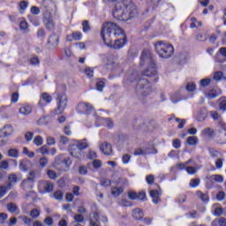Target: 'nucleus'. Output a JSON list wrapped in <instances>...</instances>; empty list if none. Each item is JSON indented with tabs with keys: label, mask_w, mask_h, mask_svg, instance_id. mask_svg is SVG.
Returning <instances> with one entry per match:
<instances>
[{
	"label": "nucleus",
	"mask_w": 226,
	"mask_h": 226,
	"mask_svg": "<svg viewBox=\"0 0 226 226\" xmlns=\"http://www.w3.org/2000/svg\"><path fill=\"white\" fill-rule=\"evenodd\" d=\"M101 36L104 44L115 49H122L126 43L124 30L117 23L109 22L103 25Z\"/></svg>",
	"instance_id": "f257e3e1"
},
{
	"label": "nucleus",
	"mask_w": 226,
	"mask_h": 226,
	"mask_svg": "<svg viewBox=\"0 0 226 226\" xmlns=\"http://www.w3.org/2000/svg\"><path fill=\"white\" fill-rule=\"evenodd\" d=\"M112 15L114 19L119 21H128L137 17V6L132 0L117 1L114 6Z\"/></svg>",
	"instance_id": "f03ea898"
},
{
	"label": "nucleus",
	"mask_w": 226,
	"mask_h": 226,
	"mask_svg": "<svg viewBox=\"0 0 226 226\" xmlns=\"http://www.w3.org/2000/svg\"><path fill=\"white\" fill-rule=\"evenodd\" d=\"M137 82L136 91L142 96L148 95L152 92V85L145 78H139V73L136 70H129L123 79V85L126 87Z\"/></svg>",
	"instance_id": "7ed1b4c3"
},
{
	"label": "nucleus",
	"mask_w": 226,
	"mask_h": 226,
	"mask_svg": "<svg viewBox=\"0 0 226 226\" xmlns=\"http://www.w3.org/2000/svg\"><path fill=\"white\" fill-rule=\"evenodd\" d=\"M140 65H148V68L143 72V75L147 77H154L156 75V65L152 57V54L147 50H143L140 56Z\"/></svg>",
	"instance_id": "20e7f679"
},
{
	"label": "nucleus",
	"mask_w": 226,
	"mask_h": 226,
	"mask_svg": "<svg viewBox=\"0 0 226 226\" xmlns=\"http://www.w3.org/2000/svg\"><path fill=\"white\" fill-rule=\"evenodd\" d=\"M155 50L159 56L162 59L170 58L174 54L173 45L163 41H158L156 42Z\"/></svg>",
	"instance_id": "39448f33"
},
{
	"label": "nucleus",
	"mask_w": 226,
	"mask_h": 226,
	"mask_svg": "<svg viewBox=\"0 0 226 226\" xmlns=\"http://www.w3.org/2000/svg\"><path fill=\"white\" fill-rule=\"evenodd\" d=\"M56 9V4L52 2L45 5V12L43 14L42 22L44 26L49 30L54 31L56 29V22L54 20V16H52L50 10Z\"/></svg>",
	"instance_id": "423d86ee"
},
{
	"label": "nucleus",
	"mask_w": 226,
	"mask_h": 226,
	"mask_svg": "<svg viewBox=\"0 0 226 226\" xmlns=\"http://www.w3.org/2000/svg\"><path fill=\"white\" fill-rule=\"evenodd\" d=\"M68 99L65 94H58L56 95V114L61 115L63 111H64L65 108L67 107Z\"/></svg>",
	"instance_id": "0eeeda50"
},
{
	"label": "nucleus",
	"mask_w": 226,
	"mask_h": 226,
	"mask_svg": "<svg viewBox=\"0 0 226 226\" xmlns=\"http://www.w3.org/2000/svg\"><path fill=\"white\" fill-rule=\"evenodd\" d=\"M38 188L41 194H46L54 191L55 185L50 181L41 180L39 182Z\"/></svg>",
	"instance_id": "6e6552de"
},
{
	"label": "nucleus",
	"mask_w": 226,
	"mask_h": 226,
	"mask_svg": "<svg viewBox=\"0 0 226 226\" xmlns=\"http://www.w3.org/2000/svg\"><path fill=\"white\" fill-rule=\"evenodd\" d=\"M108 65L112 72H123L121 64H119L117 56H111V60H109Z\"/></svg>",
	"instance_id": "1a4fd4ad"
},
{
	"label": "nucleus",
	"mask_w": 226,
	"mask_h": 226,
	"mask_svg": "<svg viewBox=\"0 0 226 226\" xmlns=\"http://www.w3.org/2000/svg\"><path fill=\"white\" fill-rule=\"evenodd\" d=\"M94 109L93 105H91L89 102H80L79 105L76 107V110L79 114H89L90 111Z\"/></svg>",
	"instance_id": "9d476101"
},
{
	"label": "nucleus",
	"mask_w": 226,
	"mask_h": 226,
	"mask_svg": "<svg viewBox=\"0 0 226 226\" xmlns=\"http://www.w3.org/2000/svg\"><path fill=\"white\" fill-rule=\"evenodd\" d=\"M207 187L212 188L214 182L222 184L223 182V177L221 175H212L209 177H207Z\"/></svg>",
	"instance_id": "9b49d317"
},
{
	"label": "nucleus",
	"mask_w": 226,
	"mask_h": 226,
	"mask_svg": "<svg viewBox=\"0 0 226 226\" xmlns=\"http://www.w3.org/2000/svg\"><path fill=\"white\" fill-rule=\"evenodd\" d=\"M69 151L71 155L76 159V160H80L81 156V150L78 147L77 145H71L69 147Z\"/></svg>",
	"instance_id": "f8f14e48"
},
{
	"label": "nucleus",
	"mask_w": 226,
	"mask_h": 226,
	"mask_svg": "<svg viewBox=\"0 0 226 226\" xmlns=\"http://www.w3.org/2000/svg\"><path fill=\"white\" fill-rule=\"evenodd\" d=\"M19 177L17 174L11 173L8 175V183L6 185L7 190H11L12 186H15V185L18 183Z\"/></svg>",
	"instance_id": "ddd939ff"
},
{
	"label": "nucleus",
	"mask_w": 226,
	"mask_h": 226,
	"mask_svg": "<svg viewBox=\"0 0 226 226\" xmlns=\"http://www.w3.org/2000/svg\"><path fill=\"white\" fill-rule=\"evenodd\" d=\"M150 197L152 198L153 204H157L162 201L161 200V192L158 190H150Z\"/></svg>",
	"instance_id": "4468645a"
},
{
	"label": "nucleus",
	"mask_w": 226,
	"mask_h": 226,
	"mask_svg": "<svg viewBox=\"0 0 226 226\" xmlns=\"http://www.w3.org/2000/svg\"><path fill=\"white\" fill-rule=\"evenodd\" d=\"M11 133H13V127H11V125H10V124H6L0 131V138H2V137H8Z\"/></svg>",
	"instance_id": "2eb2a0df"
},
{
	"label": "nucleus",
	"mask_w": 226,
	"mask_h": 226,
	"mask_svg": "<svg viewBox=\"0 0 226 226\" xmlns=\"http://www.w3.org/2000/svg\"><path fill=\"white\" fill-rule=\"evenodd\" d=\"M100 149L103 153V154L109 155L110 154H112V145H109L107 142H103L100 146Z\"/></svg>",
	"instance_id": "dca6fc26"
},
{
	"label": "nucleus",
	"mask_w": 226,
	"mask_h": 226,
	"mask_svg": "<svg viewBox=\"0 0 226 226\" xmlns=\"http://www.w3.org/2000/svg\"><path fill=\"white\" fill-rule=\"evenodd\" d=\"M90 226H101L99 221V214L97 212H94L90 215Z\"/></svg>",
	"instance_id": "f3484780"
},
{
	"label": "nucleus",
	"mask_w": 226,
	"mask_h": 226,
	"mask_svg": "<svg viewBox=\"0 0 226 226\" xmlns=\"http://www.w3.org/2000/svg\"><path fill=\"white\" fill-rule=\"evenodd\" d=\"M132 215L134 220H142L144 217L143 210L141 208L133 209Z\"/></svg>",
	"instance_id": "a211bd4d"
},
{
	"label": "nucleus",
	"mask_w": 226,
	"mask_h": 226,
	"mask_svg": "<svg viewBox=\"0 0 226 226\" xmlns=\"http://www.w3.org/2000/svg\"><path fill=\"white\" fill-rule=\"evenodd\" d=\"M207 111L205 108H202L199 110L198 112V115H197V121L198 122H203L205 121L206 117H207Z\"/></svg>",
	"instance_id": "6ab92c4d"
},
{
	"label": "nucleus",
	"mask_w": 226,
	"mask_h": 226,
	"mask_svg": "<svg viewBox=\"0 0 226 226\" xmlns=\"http://www.w3.org/2000/svg\"><path fill=\"white\" fill-rule=\"evenodd\" d=\"M58 43H59L58 35L56 34H51L49 40V44L51 45L52 48H56L57 47Z\"/></svg>",
	"instance_id": "aec40b11"
},
{
	"label": "nucleus",
	"mask_w": 226,
	"mask_h": 226,
	"mask_svg": "<svg viewBox=\"0 0 226 226\" xmlns=\"http://www.w3.org/2000/svg\"><path fill=\"white\" fill-rule=\"evenodd\" d=\"M30 166L31 162L26 159H23L19 162V169L21 171H27Z\"/></svg>",
	"instance_id": "412c9836"
},
{
	"label": "nucleus",
	"mask_w": 226,
	"mask_h": 226,
	"mask_svg": "<svg viewBox=\"0 0 226 226\" xmlns=\"http://www.w3.org/2000/svg\"><path fill=\"white\" fill-rule=\"evenodd\" d=\"M100 122L106 127L111 129L114 127V122L112 118H99Z\"/></svg>",
	"instance_id": "4be33fe9"
},
{
	"label": "nucleus",
	"mask_w": 226,
	"mask_h": 226,
	"mask_svg": "<svg viewBox=\"0 0 226 226\" xmlns=\"http://www.w3.org/2000/svg\"><path fill=\"white\" fill-rule=\"evenodd\" d=\"M19 113L23 116H29L32 113V107L30 105H24L19 109Z\"/></svg>",
	"instance_id": "5701e85b"
},
{
	"label": "nucleus",
	"mask_w": 226,
	"mask_h": 226,
	"mask_svg": "<svg viewBox=\"0 0 226 226\" xmlns=\"http://www.w3.org/2000/svg\"><path fill=\"white\" fill-rule=\"evenodd\" d=\"M124 192V187L119 186V187H112L111 188V195L114 197H118Z\"/></svg>",
	"instance_id": "b1692460"
},
{
	"label": "nucleus",
	"mask_w": 226,
	"mask_h": 226,
	"mask_svg": "<svg viewBox=\"0 0 226 226\" xmlns=\"http://www.w3.org/2000/svg\"><path fill=\"white\" fill-rule=\"evenodd\" d=\"M6 208H7V211L11 213V214H15L19 211V207L15 204V203H8L6 205Z\"/></svg>",
	"instance_id": "393cba45"
},
{
	"label": "nucleus",
	"mask_w": 226,
	"mask_h": 226,
	"mask_svg": "<svg viewBox=\"0 0 226 226\" xmlns=\"http://www.w3.org/2000/svg\"><path fill=\"white\" fill-rule=\"evenodd\" d=\"M196 195L203 202L209 201V195H207V193H203L201 191H197Z\"/></svg>",
	"instance_id": "a878e982"
},
{
	"label": "nucleus",
	"mask_w": 226,
	"mask_h": 226,
	"mask_svg": "<svg viewBox=\"0 0 226 226\" xmlns=\"http://www.w3.org/2000/svg\"><path fill=\"white\" fill-rule=\"evenodd\" d=\"M36 179V171H30L29 176L26 180H23L22 185L27 184L28 181L34 182Z\"/></svg>",
	"instance_id": "bb28decb"
},
{
	"label": "nucleus",
	"mask_w": 226,
	"mask_h": 226,
	"mask_svg": "<svg viewBox=\"0 0 226 226\" xmlns=\"http://www.w3.org/2000/svg\"><path fill=\"white\" fill-rule=\"evenodd\" d=\"M219 54H220L221 56H222L225 58V60L221 59V58H219V57H216V58H215V62H216V63H224V61L226 62V48H221V49H219Z\"/></svg>",
	"instance_id": "cd10ccee"
},
{
	"label": "nucleus",
	"mask_w": 226,
	"mask_h": 226,
	"mask_svg": "<svg viewBox=\"0 0 226 226\" xmlns=\"http://www.w3.org/2000/svg\"><path fill=\"white\" fill-rule=\"evenodd\" d=\"M64 197V193L61 190H56L53 194V198L58 201H62Z\"/></svg>",
	"instance_id": "c85d7f7f"
},
{
	"label": "nucleus",
	"mask_w": 226,
	"mask_h": 226,
	"mask_svg": "<svg viewBox=\"0 0 226 226\" xmlns=\"http://www.w3.org/2000/svg\"><path fill=\"white\" fill-rule=\"evenodd\" d=\"M208 153L212 158H218L221 155V153L214 147H208Z\"/></svg>",
	"instance_id": "c756f323"
},
{
	"label": "nucleus",
	"mask_w": 226,
	"mask_h": 226,
	"mask_svg": "<svg viewBox=\"0 0 226 226\" xmlns=\"http://www.w3.org/2000/svg\"><path fill=\"white\" fill-rule=\"evenodd\" d=\"M198 141L199 139L196 136H189L186 140L189 146H195Z\"/></svg>",
	"instance_id": "7c9ffc66"
},
{
	"label": "nucleus",
	"mask_w": 226,
	"mask_h": 226,
	"mask_svg": "<svg viewBox=\"0 0 226 226\" xmlns=\"http://www.w3.org/2000/svg\"><path fill=\"white\" fill-rule=\"evenodd\" d=\"M8 156L11 158H18L19 157V150L15 148H11L7 152Z\"/></svg>",
	"instance_id": "2f4dec72"
},
{
	"label": "nucleus",
	"mask_w": 226,
	"mask_h": 226,
	"mask_svg": "<svg viewBox=\"0 0 226 226\" xmlns=\"http://www.w3.org/2000/svg\"><path fill=\"white\" fill-rule=\"evenodd\" d=\"M185 89H186V91L189 92V93L194 92L195 89H196V85H195V83H192V82L186 83Z\"/></svg>",
	"instance_id": "473e14b6"
},
{
	"label": "nucleus",
	"mask_w": 226,
	"mask_h": 226,
	"mask_svg": "<svg viewBox=\"0 0 226 226\" xmlns=\"http://www.w3.org/2000/svg\"><path fill=\"white\" fill-rule=\"evenodd\" d=\"M41 99L47 104H49L52 101V97L48 93H42Z\"/></svg>",
	"instance_id": "72a5a7b5"
},
{
	"label": "nucleus",
	"mask_w": 226,
	"mask_h": 226,
	"mask_svg": "<svg viewBox=\"0 0 226 226\" xmlns=\"http://www.w3.org/2000/svg\"><path fill=\"white\" fill-rule=\"evenodd\" d=\"M202 133L206 136V137H209L212 138L214 137V131L212 128H205L202 132Z\"/></svg>",
	"instance_id": "f704fd0d"
},
{
	"label": "nucleus",
	"mask_w": 226,
	"mask_h": 226,
	"mask_svg": "<svg viewBox=\"0 0 226 226\" xmlns=\"http://www.w3.org/2000/svg\"><path fill=\"white\" fill-rule=\"evenodd\" d=\"M43 143V139L41 136H35L34 139V144L36 146V147H41Z\"/></svg>",
	"instance_id": "c9c22d12"
},
{
	"label": "nucleus",
	"mask_w": 226,
	"mask_h": 226,
	"mask_svg": "<svg viewBox=\"0 0 226 226\" xmlns=\"http://www.w3.org/2000/svg\"><path fill=\"white\" fill-rule=\"evenodd\" d=\"M23 154H26L27 157H29L30 159L34 158L35 156L34 152H31L28 150V148L26 147H24L23 148Z\"/></svg>",
	"instance_id": "e433bc0d"
},
{
	"label": "nucleus",
	"mask_w": 226,
	"mask_h": 226,
	"mask_svg": "<svg viewBox=\"0 0 226 226\" xmlns=\"http://www.w3.org/2000/svg\"><path fill=\"white\" fill-rule=\"evenodd\" d=\"M73 219H74V221H75V222H76V223H78V224H79V223H81V222H84V220H85L84 215H75L73 216Z\"/></svg>",
	"instance_id": "4c0bfd02"
},
{
	"label": "nucleus",
	"mask_w": 226,
	"mask_h": 226,
	"mask_svg": "<svg viewBox=\"0 0 226 226\" xmlns=\"http://www.w3.org/2000/svg\"><path fill=\"white\" fill-rule=\"evenodd\" d=\"M39 163L41 168H45L49 164V159L47 157H41Z\"/></svg>",
	"instance_id": "58836bf2"
},
{
	"label": "nucleus",
	"mask_w": 226,
	"mask_h": 226,
	"mask_svg": "<svg viewBox=\"0 0 226 226\" xmlns=\"http://www.w3.org/2000/svg\"><path fill=\"white\" fill-rule=\"evenodd\" d=\"M33 137H34V134L33 132H26L25 133V140L26 142H31L32 139H33Z\"/></svg>",
	"instance_id": "ea45409f"
},
{
	"label": "nucleus",
	"mask_w": 226,
	"mask_h": 226,
	"mask_svg": "<svg viewBox=\"0 0 226 226\" xmlns=\"http://www.w3.org/2000/svg\"><path fill=\"white\" fill-rule=\"evenodd\" d=\"M27 7H28V1L22 0L19 3V10L26 11L27 9Z\"/></svg>",
	"instance_id": "a19ab883"
},
{
	"label": "nucleus",
	"mask_w": 226,
	"mask_h": 226,
	"mask_svg": "<svg viewBox=\"0 0 226 226\" xmlns=\"http://www.w3.org/2000/svg\"><path fill=\"white\" fill-rule=\"evenodd\" d=\"M211 79H200V87H207V86L210 85Z\"/></svg>",
	"instance_id": "79ce46f5"
},
{
	"label": "nucleus",
	"mask_w": 226,
	"mask_h": 226,
	"mask_svg": "<svg viewBox=\"0 0 226 226\" xmlns=\"http://www.w3.org/2000/svg\"><path fill=\"white\" fill-rule=\"evenodd\" d=\"M172 146L175 149H179L181 147V140L179 139H173Z\"/></svg>",
	"instance_id": "37998d69"
},
{
	"label": "nucleus",
	"mask_w": 226,
	"mask_h": 226,
	"mask_svg": "<svg viewBox=\"0 0 226 226\" xmlns=\"http://www.w3.org/2000/svg\"><path fill=\"white\" fill-rule=\"evenodd\" d=\"M200 179H192V180H190L189 185L192 188H195L197 186H200Z\"/></svg>",
	"instance_id": "c03bdc74"
},
{
	"label": "nucleus",
	"mask_w": 226,
	"mask_h": 226,
	"mask_svg": "<svg viewBox=\"0 0 226 226\" xmlns=\"http://www.w3.org/2000/svg\"><path fill=\"white\" fill-rule=\"evenodd\" d=\"M84 73L87 74V76L88 78H93L94 77V71L90 67L85 68Z\"/></svg>",
	"instance_id": "a18cd8bd"
},
{
	"label": "nucleus",
	"mask_w": 226,
	"mask_h": 226,
	"mask_svg": "<svg viewBox=\"0 0 226 226\" xmlns=\"http://www.w3.org/2000/svg\"><path fill=\"white\" fill-rule=\"evenodd\" d=\"M128 180L126 178H119L117 185L120 187L127 186Z\"/></svg>",
	"instance_id": "49530a36"
},
{
	"label": "nucleus",
	"mask_w": 226,
	"mask_h": 226,
	"mask_svg": "<svg viewBox=\"0 0 226 226\" xmlns=\"http://www.w3.org/2000/svg\"><path fill=\"white\" fill-rule=\"evenodd\" d=\"M30 216L34 219H36L40 216V211L36 208L32 209L31 213H30Z\"/></svg>",
	"instance_id": "de8ad7c7"
},
{
	"label": "nucleus",
	"mask_w": 226,
	"mask_h": 226,
	"mask_svg": "<svg viewBox=\"0 0 226 226\" xmlns=\"http://www.w3.org/2000/svg\"><path fill=\"white\" fill-rule=\"evenodd\" d=\"M120 205L126 207L132 206V202H130L127 199H122L120 201Z\"/></svg>",
	"instance_id": "09e8293b"
},
{
	"label": "nucleus",
	"mask_w": 226,
	"mask_h": 226,
	"mask_svg": "<svg viewBox=\"0 0 226 226\" xmlns=\"http://www.w3.org/2000/svg\"><path fill=\"white\" fill-rule=\"evenodd\" d=\"M79 147L80 151L85 150L88 147V144L85 141L79 143L78 145H75Z\"/></svg>",
	"instance_id": "8fccbe9b"
},
{
	"label": "nucleus",
	"mask_w": 226,
	"mask_h": 226,
	"mask_svg": "<svg viewBox=\"0 0 226 226\" xmlns=\"http://www.w3.org/2000/svg\"><path fill=\"white\" fill-rule=\"evenodd\" d=\"M223 159L222 158H218L216 161H215V167L216 169L220 170L222 168L223 166Z\"/></svg>",
	"instance_id": "3c124183"
},
{
	"label": "nucleus",
	"mask_w": 226,
	"mask_h": 226,
	"mask_svg": "<svg viewBox=\"0 0 226 226\" xmlns=\"http://www.w3.org/2000/svg\"><path fill=\"white\" fill-rule=\"evenodd\" d=\"M30 64L32 65H38L40 64V59L37 56H34V57L30 58Z\"/></svg>",
	"instance_id": "603ef678"
},
{
	"label": "nucleus",
	"mask_w": 226,
	"mask_h": 226,
	"mask_svg": "<svg viewBox=\"0 0 226 226\" xmlns=\"http://www.w3.org/2000/svg\"><path fill=\"white\" fill-rule=\"evenodd\" d=\"M223 79V73L222 72H216L214 75L215 80H222Z\"/></svg>",
	"instance_id": "864d4df0"
},
{
	"label": "nucleus",
	"mask_w": 226,
	"mask_h": 226,
	"mask_svg": "<svg viewBox=\"0 0 226 226\" xmlns=\"http://www.w3.org/2000/svg\"><path fill=\"white\" fill-rule=\"evenodd\" d=\"M130 160H132V156H130L128 154H125L122 157V162L124 164L129 163Z\"/></svg>",
	"instance_id": "5fc2aeb1"
},
{
	"label": "nucleus",
	"mask_w": 226,
	"mask_h": 226,
	"mask_svg": "<svg viewBox=\"0 0 226 226\" xmlns=\"http://www.w3.org/2000/svg\"><path fill=\"white\" fill-rule=\"evenodd\" d=\"M112 185V181L108 180V179H102L101 180V185L104 187L110 186Z\"/></svg>",
	"instance_id": "6e6d98bb"
},
{
	"label": "nucleus",
	"mask_w": 226,
	"mask_h": 226,
	"mask_svg": "<svg viewBox=\"0 0 226 226\" xmlns=\"http://www.w3.org/2000/svg\"><path fill=\"white\" fill-rule=\"evenodd\" d=\"M82 26H83V32L84 33H87V32H88L90 30L89 23L87 20L83 21Z\"/></svg>",
	"instance_id": "4d7b16f0"
},
{
	"label": "nucleus",
	"mask_w": 226,
	"mask_h": 226,
	"mask_svg": "<svg viewBox=\"0 0 226 226\" xmlns=\"http://www.w3.org/2000/svg\"><path fill=\"white\" fill-rule=\"evenodd\" d=\"M137 193L136 192H128V198L131 200H137Z\"/></svg>",
	"instance_id": "13d9d810"
},
{
	"label": "nucleus",
	"mask_w": 226,
	"mask_h": 226,
	"mask_svg": "<svg viewBox=\"0 0 226 226\" xmlns=\"http://www.w3.org/2000/svg\"><path fill=\"white\" fill-rule=\"evenodd\" d=\"M146 180H147V183L149 185H151L154 184V175H148V176H147Z\"/></svg>",
	"instance_id": "bf43d9fd"
},
{
	"label": "nucleus",
	"mask_w": 226,
	"mask_h": 226,
	"mask_svg": "<svg viewBox=\"0 0 226 226\" xmlns=\"http://www.w3.org/2000/svg\"><path fill=\"white\" fill-rule=\"evenodd\" d=\"M95 87H97L98 91L102 92L105 87V83L103 81H99L96 83Z\"/></svg>",
	"instance_id": "052dcab7"
},
{
	"label": "nucleus",
	"mask_w": 226,
	"mask_h": 226,
	"mask_svg": "<svg viewBox=\"0 0 226 226\" xmlns=\"http://www.w3.org/2000/svg\"><path fill=\"white\" fill-rule=\"evenodd\" d=\"M146 199V192H137V199L138 200H144Z\"/></svg>",
	"instance_id": "680f3d73"
},
{
	"label": "nucleus",
	"mask_w": 226,
	"mask_h": 226,
	"mask_svg": "<svg viewBox=\"0 0 226 226\" xmlns=\"http://www.w3.org/2000/svg\"><path fill=\"white\" fill-rule=\"evenodd\" d=\"M31 13L34 14V15H39L41 13V11H40L39 7L32 6Z\"/></svg>",
	"instance_id": "e2e57ef3"
},
{
	"label": "nucleus",
	"mask_w": 226,
	"mask_h": 226,
	"mask_svg": "<svg viewBox=\"0 0 226 226\" xmlns=\"http://www.w3.org/2000/svg\"><path fill=\"white\" fill-rule=\"evenodd\" d=\"M0 169L2 170H8L9 169V162L6 161H2L0 162Z\"/></svg>",
	"instance_id": "0e129e2a"
},
{
	"label": "nucleus",
	"mask_w": 226,
	"mask_h": 226,
	"mask_svg": "<svg viewBox=\"0 0 226 226\" xmlns=\"http://www.w3.org/2000/svg\"><path fill=\"white\" fill-rule=\"evenodd\" d=\"M19 27L22 31H26L28 27V23L26 21H21L19 24Z\"/></svg>",
	"instance_id": "69168bd1"
},
{
	"label": "nucleus",
	"mask_w": 226,
	"mask_h": 226,
	"mask_svg": "<svg viewBox=\"0 0 226 226\" xmlns=\"http://www.w3.org/2000/svg\"><path fill=\"white\" fill-rule=\"evenodd\" d=\"M220 110H226V100H222L219 102Z\"/></svg>",
	"instance_id": "338daca9"
},
{
	"label": "nucleus",
	"mask_w": 226,
	"mask_h": 226,
	"mask_svg": "<svg viewBox=\"0 0 226 226\" xmlns=\"http://www.w3.org/2000/svg\"><path fill=\"white\" fill-rule=\"evenodd\" d=\"M219 226H226V218L224 217H220L217 219Z\"/></svg>",
	"instance_id": "774afa93"
}]
</instances>
